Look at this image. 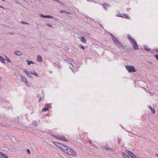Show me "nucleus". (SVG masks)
Instances as JSON below:
<instances>
[{
	"mask_svg": "<svg viewBox=\"0 0 158 158\" xmlns=\"http://www.w3.org/2000/svg\"><path fill=\"white\" fill-rule=\"evenodd\" d=\"M67 13L69 14H70V13L69 12H67Z\"/></svg>",
	"mask_w": 158,
	"mask_h": 158,
	"instance_id": "nucleus-40",
	"label": "nucleus"
},
{
	"mask_svg": "<svg viewBox=\"0 0 158 158\" xmlns=\"http://www.w3.org/2000/svg\"><path fill=\"white\" fill-rule=\"evenodd\" d=\"M61 140L66 142L68 141V140L66 139V138L64 136H62Z\"/></svg>",
	"mask_w": 158,
	"mask_h": 158,
	"instance_id": "nucleus-15",
	"label": "nucleus"
},
{
	"mask_svg": "<svg viewBox=\"0 0 158 158\" xmlns=\"http://www.w3.org/2000/svg\"><path fill=\"white\" fill-rule=\"evenodd\" d=\"M3 1H4L5 0H2Z\"/></svg>",
	"mask_w": 158,
	"mask_h": 158,
	"instance_id": "nucleus-45",
	"label": "nucleus"
},
{
	"mask_svg": "<svg viewBox=\"0 0 158 158\" xmlns=\"http://www.w3.org/2000/svg\"><path fill=\"white\" fill-rule=\"evenodd\" d=\"M31 73L32 74L35 75L36 76H38L37 74L34 70H33L32 71Z\"/></svg>",
	"mask_w": 158,
	"mask_h": 158,
	"instance_id": "nucleus-19",
	"label": "nucleus"
},
{
	"mask_svg": "<svg viewBox=\"0 0 158 158\" xmlns=\"http://www.w3.org/2000/svg\"><path fill=\"white\" fill-rule=\"evenodd\" d=\"M129 72H134L136 71V70H128Z\"/></svg>",
	"mask_w": 158,
	"mask_h": 158,
	"instance_id": "nucleus-23",
	"label": "nucleus"
},
{
	"mask_svg": "<svg viewBox=\"0 0 158 158\" xmlns=\"http://www.w3.org/2000/svg\"><path fill=\"white\" fill-rule=\"evenodd\" d=\"M127 36L128 39L130 43H131L132 44L134 49H138V45L135 40L134 39L132 38L129 35H128Z\"/></svg>",
	"mask_w": 158,
	"mask_h": 158,
	"instance_id": "nucleus-2",
	"label": "nucleus"
},
{
	"mask_svg": "<svg viewBox=\"0 0 158 158\" xmlns=\"http://www.w3.org/2000/svg\"><path fill=\"white\" fill-rule=\"evenodd\" d=\"M126 69H135L134 67L132 66L126 65Z\"/></svg>",
	"mask_w": 158,
	"mask_h": 158,
	"instance_id": "nucleus-7",
	"label": "nucleus"
},
{
	"mask_svg": "<svg viewBox=\"0 0 158 158\" xmlns=\"http://www.w3.org/2000/svg\"><path fill=\"white\" fill-rule=\"evenodd\" d=\"M10 34H12V35H13V33H10Z\"/></svg>",
	"mask_w": 158,
	"mask_h": 158,
	"instance_id": "nucleus-43",
	"label": "nucleus"
},
{
	"mask_svg": "<svg viewBox=\"0 0 158 158\" xmlns=\"http://www.w3.org/2000/svg\"><path fill=\"white\" fill-rule=\"evenodd\" d=\"M0 60L1 61V62H2V63H5V59L3 57L0 56Z\"/></svg>",
	"mask_w": 158,
	"mask_h": 158,
	"instance_id": "nucleus-11",
	"label": "nucleus"
},
{
	"mask_svg": "<svg viewBox=\"0 0 158 158\" xmlns=\"http://www.w3.org/2000/svg\"><path fill=\"white\" fill-rule=\"evenodd\" d=\"M41 98H40V101H39V102H40V101H41Z\"/></svg>",
	"mask_w": 158,
	"mask_h": 158,
	"instance_id": "nucleus-41",
	"label": "nucleus"
},
{
	"mask_svg": "<svg viewBox=\"0 0 158 158\" xmlns=\"http://www.w3.org/2000/svg\"><path fill=\"white\" fill-rule=\"evenodd\" d=\"M54 144H55L56 146L59 147V148L60 147L59 146V145H60V144H59L58 143H56L53 142Z\"/></svg>",
	"mask_w": 158,
	"mask_h": 158,
	"instance_id": "nucleus-24",
	"label": "nucleus"
},
{
	"mask_svg": "<svg viewBox=\"0 0 158 158\" xmlns=\"http://www.w3.org/2000/svg\"><path fill=\"white\" fill-rule=\"evenodd\" d=\"M15 54L17 56H21L22 55L21 52L19 51H16L15 52Z\"/></svg>",
	"mask_w": 158,
	"mask_h": 158,
	"instance_id": "nucleus-10",
	"label": "nucleus"
},
{
	"mask_svg": "<svg viewBox=\"0 0 158 158\" xmlns=\"http://www.w3.org/2000/svg\"><path fill=\"white\" fill-rule=\"evenodd\" d=\"M110 5L107 3H104L102 4V6L105 10H107V9L110 7Z\"/></svg>",
	"mask_w": 158,
	"mask_h": 158,
	"instance_id": "nucleus-4",
	"label": "nucleus"
},
{
	"mask_svg": "<svg viewBox=\"0 0 158 158\" xmlns=\"http://www.w3.org/2000/svg\"><path fill=\"white\" fill-rule=\"evenodd\" d=\"M33 125L36 126H37L38 125V123L36 121H34L33 122Z\"/></svg>",
	"mask_w": 158,
	"mask_h": 158,
	"instance_id": "nucleus-17",
	"label": "nucleus"
},
{
	"mask_svg": "<svg viewBox=\"0 0 158 158\" xmlns=\"http://www.w3.org/2000/svg\"><path fill=\"white\" fill-rule=\"evenodd\" d=\"M8 157L6 156L4 154L0 152V158H7Z\"/></svg>",
	"mask_w": 158,
	"mask_h": 158,
	"instance_id": "nucleus-6",
	"label": "nucleus"
},
{
	"mask_svg": "<svg viewBox=\"0 0 158 158\" xmlns=\"http://www.w3.org/2000/svg\"><path fill=\"white\" fill-rule=\"evenodd\" d=\"M155 56L156 57V58L157 59V60H158V55H155Z\"/></svg>",
	"mask_w": 158,
	"mask_h": 158,
	"instance_id": "nucleus-35",
	"label": "nucleus"
},
{
	"mask_svg": "<svg viewBox=\"0 0 158 158\" xmlns=\"http://www.w3.org/2000/svg\"><path fill=\"white\" fill-rule=\"evenodd\" d=\"M144 47L145 49L147 51H149L150 50V49L149 48H148V47L146 46L145 45L144 46Z\"/></svg>",
	"mask_w": 158,
	"mask_h": 158,
	"instance_id": "nucleus-16",
	"label": "nucleus"
},
{
	"mask_svg": "<svg viewBox=\"0 0 158 158\" xmlns=\"http://www.w3.org/2000/svg\"><path fill=\"white\" fill-rule=\"evenodd\" d=\"M151 110L153 114H154L155 113V110L154 108H152V109H151Z\"/></svg>",
	"mask_w": 158,
	"mask_h": 158,
	"instance_id": "nucleus-25",
	"label": "nucleus"
},
{
	"mask_svg": "<svg viewBox=\"0 0 158 158\" xmlns=\"http://www.w3.org/2000/svg\"><path fill=\"white\" fill-rule=\"evenodd\" d=\"M37 61L39 62H41L42 61V58L39 55L37 57Z\"/></svg>",
	"mask_w": 158,
	"mask_h": 158,
	"instance_id": "nucleus-12",
	"label": "nucleus"
},
{
	"mask_svg": "<svg viewBox=\"0 0 158 158\" xmlns=\"http://www.w3.org/2000/svg\"><path fill=\"white\" fill-rule=\"evenodd\" d=\"M27 61L28 62L27 64L28 65H30V64H34V63L33 61H29L28 60H27Z\"/></svg>",
	"mask_w": 158,
	"mask_h": 158,
	"instance_id": "nucleus-18",
	"label": "nucleus"
},
{
	"mask_svg": "<svg viewBox=\"0 0 158 158\" xmlns=\"http://www.w3.org/2000/svg\"><path fill=\"white\" fill-rule=\"evenodd\" d=\"M21 23H25V24H28V23H27V22H25L23 21H22L21 22Z\"/></svg>",
	"mask_w": 158,
	"mask_h": 158,
	"instance_id": "nucleus-32",
	"label": "nucleus"
},
{
	"mask_svg": "<svg viewBox=\"0 0 158 158\" xmlns=\"http://www.w3.org/2000/svg\"><path fill=\"white\" fill-rule=\"evenodd\" d=\"M40 16L41 17H43L44 18H52L53 17L51 15H42V14H40Z\"/></svg>",
	"mask_w": 158,
	"mask_h": 158,
	"instance_id": "nucleus-5",
	"label": "nucleus"
},
{
	"mask_svg": "<svg viewBox=\"0 0 158 158\" xmlns=\"http://www.w3.org/2000/svg\"><path fill=\"white\" fill-rule=\"evenodd\" d=\"M54 136L56 138L58 139L61 140L62 136Z\"/></svg>",
	"mask_w": 158,
	"mask_h": 158,
	"instance_id": "nucleus-22",
	"label": "nucleus"
},
{
	"mask_svg": "<svg viewBox=\"0 0 158 158\" xmlns=\"http://www.w3.org/2000/svg\"><path fill=\"white\" fill-rule=\"evenodd\" d=\"M27 152L28 154H31V152L29 149H27Z\"/></svg>",
	"mask_w": 158,
	"mask_h": 158,
	"instance_id": "nucleus-28",
	"label": "nucleus"
},
{
	"mask_svg": "<svg viewBox=\"0 0 158 158\" xmlns=\"http://www.w3.org/2000/svg\"><path fill=\"white\" fill-rule=\"evenodd\" d=\"M81 40L83 43H86V40L85 39L84 36H82L81 37Z\"/></svg>",
	"mask_w": 158,
	"mask_h": 158,
	"instance_id": "nucleus-13",
	"label": "nucleus"
},
{
	"mask_svg": "<svg viewBox=\"0 0 158 158\" xmlns=\"http://www.w3.org/2000/svg\"><path fill=\"white\" fill-rule=\"evenodd\" d=\"M118 16L119 17H123L122 15V14H118Z\"/></svg>",
	"mask_w": 158,
	"mask_h": 158,
	"instance_id": "nucleus-30",
	"label": "nucleus"
},
{
	"mask_svg": "<svg viewBox=\"0 0 158 158\" xmlns=\"http://www.w3.org/2000/svg\"><path fill=\"white\" fill-rule=\"evenodd\" d=\"M0 7H1V8H4V7H3L2 6H0Z\"/></svg>",
	"mask_w": 158,
	"mask_h": 158,
	"instance_id": "nucleus-39",
	"label": "nucleus"
},
{
	"mask_svg": "<svg viewBox=\"0 0 158 158\" xmlns=\"http://www.w3.org/2000/svg\"><path fill=\"white\" fill-rule=\"evenodd\" d=\"M6 60L9 62H11V61L10 60V59L9 58H8V57H6Z\"/></svg>",
	"mask_w": 158,
	"mask_h": 158,
	"instance_id": "nucleus-29",
	"label": "nucleus"
},
{
	"mask_svg": "<svg viewBox=\"0 0 158 158\" xmlns=\"http://www.w3.org/2000/svg\"><path fill=\"white\" fill-rule=\"evenodd\" d=\"M156 156H158V153L156 154Z\"/></svg>",
	"mask_w": 158,
	"mask_h": 158,
	"instance_id": "nucleus-42",
	"label": "nucleus"
},
{
	"mask_svg": "<svg viewBox=\"0 0 158 158\" xmlns=\"http://www.w3.org/2000/svg\"><path fill=\"white\" fill-rule=\"evenodd\" d=\"M124 15L125 16V18H126V19H129L130 18H128V16L126 14H124Z\"/></svg>",
	"mask_w": 158,
	"mask_h": 158,
	"instance_id": "nucleus-31",
	"label": "nucleus"
},
{
	"mask_svg": "<svg viewBox=\"0 0 158 158\" xmlns=\"http://www.w3.org/2000/svg\"><path fill=\"white\" fill-rule=\"evenodd\" d=\"M127 153L128 154L132 157L135 155L133 153L129 151H128Z\"/></svg>",
	"mask_w": 158,
	"mask_h": 158,
	"instance_id": "nucleus-14",
	"label": "nucleus"
},
{
	"mask_svg": "<svg viewBox=\"0 0 158 158\" xmlns=\"http://www.w3.org/2000/svg\"><path fill=\"white\" fill-rule=\"evenodd\" d=\"M25 72L27 74V76L29 77H30L31 74H30V73H29L28 72H27V71H25Z\"/></svg>",
	"mask_w": 158,
	"mask_h": 158,
	"instance_id": "nucleus-21",
	"label": "nucleus"
},
{
	"mask_svg": "<svg viewBox=\"0 0 158 158\" xmlns=\"http://www.w3.org/2000/svg\"><path fill=\"white\" fill-rule=\"evenodd\" d=\"M60 148L63 151L70 155L74 157H76L77 156L76 153L74 150L65 146L63 145L62 146L60 147Z\"/></svg>",
	"mask_w": 158,
	"mask_h": 158,
	"instance_id": "nucleus-1",
	"label": "nucleus"
},
{
	"mask_svg": "<svg viewBox=\"0 0 158 158\" xmlns=\"http://www.w3.org/2000/svg\"><path fill=\"white\" fill-rule=\"evenodd\" d=\"M110 35H111V38H112V39L114 38H114L115 37L113 35H112V34H110Z\"/></svg>",
	"mask_w": 158,
	"mask_h": 158,
	"instance_id": "nucleus-34",
	"label": "nucleus"
},
{
	"mask_svg": "<svg viewBox=\"0 0 158 158\" xmlns=\"http://www.w3.org/2000/svg\"><path fill=\"white\" fill-rule=\"evenodd\" d=\"M79 47L83 49H85V47L82 45H80Z\"/></svg>",
	"mask_w": 158,
	"mask_h": 158,
	"instance_id": "nucleus-27",
	"label": "nucleus"
},
{
	"mask_svg": "<svg viewBox=\"0 0 158 158\" xmlns=\"http://www.w3.org/2000/svg\"><path fill=\"white\" fill-rule=\"evenodd\" d=\"M21 76L22 77V81L23 82H26L27 83V84H27V81L26 79V78L22 76Z\"/></svg>",
	"mask_w": 158,
	"mask_h": 158,
	"instance_id": "nucleus-9",
	"label": "nucleus"
},
{
	"mask_svg": "<svg viewBox=\"0 0 158 158\" xmlns=\"http://www.w3.org/2000/svg\"><path fill=\"white\" fill-rule=\"evenodd\" d=\"M149 108L151 110V109H152V108L151 107V106H149Z\"/></svg>",
	"mask_w": 158,
	"mask_h": 158,
	"instance_id": "nucleus-38",
	"label": "nucleus"
},
{
	"mask_svg": "<svg viewBox=\"0 0 158 158\" xmlns=\"http://www.w3.org/2000/svg\"><path fill=\"white\" fill-rule=\"evenodd\" d=\"M123 156L125 158H130L127 154L123 153Z\"/></svg>",
	"mask_w": 158,
	"mask_h": 158,
	"instance_id": "nucleus-20",
	"label": "nucleus"
},
{
	"mask_svg": "<svg viewBox=\"0 0 158 158\" xmlns=\"http://www.w3.org/2000/svg\"><path fill=\"white\" fill-rule=\"evenodd\" d=\"M114 38L112 39V40L115 43V44L119 47L120 48H123V46L118 41V40L115 37L114 38Z\"/></svg>",
	"mask_w": 158,
	"mask_h": 158,
	"instance_id": "nucleus-3",
	"label": "nucleus"
},
{
	"mask_svg": "<svg viewBox=\"0 0 158 158\" xmlns=\"http://www.w3.org/2000/svg\"><path fill=\"white\" fill-rule=\"evenodd\" d=\"M48 109V108H44L42 109V110L44 111H47Z\"/></svg>",
	"mask_w": 158,
	"mask_h": 158,
	"instance_id": "nucleus-26",
	"label": "nucleus"
},
{
	"mask_svg": "<svg viewBox=\"0 0 158 158\" xmlns=\"http://www.w3.org/2000/svg\"><path fill=\"white\" fill-rule=\"evenodd\" d=\"M48 25L49 26H50L51 27H52V26L51 25H49V24H48Z\"/></svg>",
	"mask_w": 158,
	"mask_h": 158,
	"instance_id": "nucleus-37",
	"label": "nucleus"
},
{
	"mask_svg": "<svg viewBox=\"0 0 158 158\" xmlns=\"http://www.w3.org/2000/svg\"><path fill=\"white\" fill-rule=\"evenodd\" d=\"M132 158H137V157L135 156V155H134L132 157Z\"/></svg>",
	"mask_w": 158,
	"mask_h": 158,
	"instance_id": "nucleus-36",
	"label": "nucleus"
},
{
	"mask_svg": "<svg viewBox=\"0 0 158 158\" xmlns=\"http://www.w3.org/2000/svg\"><path fill=\"white\" fill-rule=\"evenodd\" d=\"M71 64L73 66V65H72V64Z\"/></svg>",
	"mask_w": 158,
	"mask_h": 158,
	"instance_id": "nucleus-44",
	"label": "nucleus"
},
{
	"mask_svg": "<svg viewBox=\"0 0 158 158\" xmlns=\"http://www.w3.org/2000/svg\"><path fill=\"white\" fill-rule=\"evenodd\" d=\"M104 148L106 150H108L112 151L114 150L113 148H110V147L108 146H106L104 147Z\"/></svg>",
	"mask_w": 158,
	"mask_h": 158,
	"instance_id": "nucleus-8",
	"label": "nucleus"
},
{
	"mask_svg": "<svg viewBox=\"0 0 158 158\" xmlns=\"http://www.w3.org/2000/svg\"><path fill=\"white\" fill-rule=\"evenodd\" d=\"M65 11L64 10H62L60 11V12L61 13L65 12Z\"/></svg>",
	"mask_w": 158,
	"mask_h": 158,
	"instance_id": "nucleus-33",
	"label": "nucleus"
}]
</instances>
